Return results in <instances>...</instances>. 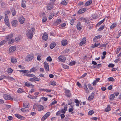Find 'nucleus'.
<instances>
[{
	"label": "nucleus",
	"instance_id": "1",
	"mask_svg": "<svg viewBox=\"0 0 121 121\" xmlns=\"http://www.w3.org/2000/svg\"><path fill=\"white\" fill-rule=\"evenodd\" d=\"M31 30H28L26 32V35L30 39H31L33 36V34L35 31V29L34 28L31 29Z\"/></svg>",
	"mask_w": 121,
	"mask_h": 121
},
{
	"label": "nucleus",
	"instance_id": "2",
	"mask_svg": "<svg viewBox=\"0 0 121 121\" xmlns=\"http://www.w3.org/2000/svg\"><path fill=\"white\" fill-rule=\"evenodd\" d=\"M34 55L33 54H30L26 56L25 60L26 61H29L33 59L34 58Z\"/></svg>",
	"mask_w": 121,
	"mask_h": 121
},
{
	"label": "nucleus",
	"instance_id": "3",
	"mask_svg": "<svg viewBox=\"0 0 121 121\" xmlns=\"http://www.w3.org/2000/svg\"><path fill=\"white\" fill-rule=\"evenodd\" d=\"M4 21V23L7 26L9 27L10 26V25L9 23L8 17L6 14L5 15Z\"/></svg>",
	"mask_w": 121,
	"mask_h": 121
},
{
	"label": "nucleus",
	"instance_id": "4",
	"mask_svg": "<svg viewBox=\"0 0 121 121\" xmlns=\"http://www.w3.org/2000/svg\"><path fill=\"white\" fill-rule=\"evenodd\" d=\"M50 112H48L42 117L41 120L42 121H44L50 115Z\"/></svg>",
	"mask_w": 121,
	"mask_h": 121
},
{
	"label": "nucleus",
	"instance_id": "5",
	"mask_svg": "<svg viewBox=\"0 0 121 121\" xmlns=\"http://www.w3.org/2000/svg\"><path fill=\"white\" fill-rule=\"evenodd\" d=\"M44 66L45 70L48 71L49 70V67L48 64L46 62H44L43 63Z\"/></svg>",
	"mask_w": 121,
	"mask_h": 121
},
{
	"label": "nucleus",
	"instance_id": "6",
	"mask_svg": "<svg viewBox=\"0 0 121 121\" xmlns=\"http://www.w3.org/2000/svg\"><path fill=\"white\" fill-rule=\"evenodd\" d=\"M4 97L5 99L13 100V98L10 95L7 94L4 95Z\"/></svg>",
	"mask_w": 121,
	"mask_h": 121
},
{
	"label": "nucleus",
	"instance_id": "7",
	"mask_svg": "<svg viewBox=\"0 0 121 121\" xmlns=\"http://www.w3.org/2000/svg\"><path fill=\"white\" fill-rule=\"evenodd\" d=\"M59 60L62 62H64L65 60V58L64 56H60L58 58Z\"/></svg>",
	"mask_w": 121,
	"mask_h": 121
},
{
	"label": "nucleus",
	"instance_id": "8",
	"mask_svg": "<svg viewBox=\"0 0 121 121\" xmlns=\"http://www.w3.org/2000/svg\"><path fill=\"white\" fill-rule=\"evenodd\" d=\"M14 115L15 117L20 119L22 120H24L25 119V118L23 116H21L19 114H15Z\"/></svg>",
	"mask_w": 121,
	"mask_h": 121
},
{
	"label": "nucleus",
	"instance_id": "9",
	"mask_svg": "<svg viewBox=\"0 0 121 121\" xmlns=\"http://www.w3.org/2000/svg\"><path fill=\"white\" fill-rule=\"evenodd\" d=\"M16 48L14 46H11L9 48V53H12L13 52L15 51L16 50Z\"/></svg>",
	"mask_w": 121,
	"mask_h": 121
},
{
	"label": "nucleus",
	"instance_id": "10",
	"mask_svg": "<svg viewBox=\"0 0 121 121\" xmlns=\"http://www.w3.org/2000/svg\"><path fill=\"white\" fill-rule=\"evenodd\" d=\"M86 9L82 8L80 9L77 12V13L78 14H80L84 13L86 11Z\"/></svg>",
	"mask_w": 121,
	"mask_h": 121
},
{
	"label": "nucleus",
	"instance_id": "11",
	"mask_svg": "<svg viewBox=\"0 0 121 121\" xmlns=\"http://www.w3.org/2000/svg\"><path fill=\"white\" fill-rule=\"evenodd\" d=\"M48 38V34L46 33H44L42 36V39L45 41H46Z\"/></svg>",
	"mask_w": 121,
	"mask_h": 121
},
{
	"label": "nucleus",
	"instance_id": "12",
	"mask_svg": "<svg viewBox=\"0 0 121 121\" xmlns=\"http://www.w3.org/2000/svg\"><path fill=\"white\" fill-rule=\"evenodd\" d=\"M47 7L48 10H51L54 7V5H52V4L49 3L47 5Z\"/></svg>",
	"mask_w": 121,
	"mask_h": 121
},
{
	"label": "nucleus",
	"instance_id": "13",
	"mask_svg": "<svg viewBox=\"0 0 121 121\" xmlns=\"http://www.w3.org/2000/svg\"><path fill=\"white\" fill-rule=\"evenodd\" d=\"M25 20V18L23 16L19 18V22L21 24H22L24 23Z\"/></svg>",
	"mask_w": 121,
	"mask_h": 121
},
{
	"label": "nucleus",
	"instance_id": "14",
	"mask_svg": "<svg viewBox=\"0 0 121 121\" xmlns=\"http://www.w3.org/2000/svg\"><path fill=\"white\" fill-rule=\"evenodd\" d=\"M86 42V39L85 38H84L82 39V41L80 43V45L82 46L83 44H85Z\"/></svg>",
	"mask_w": 121,
	"mask_h": 121
},
{
	"label": "nucleus",
	"instance_id": "15",
	"mask_svg": "<svg viewBox=\"0 0 121 121\" xmlns=\"http://www.w3.org/2000/svg\"><path fill=\"white\" fill-rule=\"evenodd\" d=\"M13 36V34L12 33L10 34L9 35L6 36V41L9 40L10 39L12 38Z\"/></svg>",
	"mask_w": 121,
	"mask_h": 121
},
{
	"label": "nucleus",
	"instance_id": "16",
	"mask_svg": "<svg viewBox=\"0 0 121 121\" xmlns=\"http://www.w3.org/2000/svg\"><path fill=\"white\" fill-rule=\"evenodd\" d=\"M18 21L16 20H13L12 22V24L13 26L16 27L17 25Z\"/></svg>",
	"mask_w": 121,
	"mask_h": 121
},
{
	"label": "nucleus",
	"instance_id": "17",
	"mask_svg": "<svg viewBox=\"0 0 121 121\" xmlns=\"http://www.w3.org/2000/svg\"><path fill=\"white\" fill-rule=\"evenodd\" d=\"M70 91L68 90H67L65 91V93L66 96L69 97L71 95V93L70 92Z\"/></svg>",
	"mask_w": 121,
	"mask_h": 121
},
{
	"label": "nucleus",
	"instance_id": "18",
	"mask_svg": "<svg viewBox=\"0 0 121 121\" xmlns=\"http://www.w3.org/2000/svg\"><path fill=\"white\" fill-rule=\"evenodd\" d=\"M94 93H92L91 95L89 96V97L88 98V100H91L94 97Z\"/></svg>",
	"mask_w": 121,
	"mask_h": 121
},
{
	"label": "nucleus",
	"instance_id": "19",
	"mask_svg": "<svg viewBox=\"0 0 121 121\" xmlns=\"http://www.w3.org/2000/svg\"><path fill=\"white\" fill-rule=\"evenodd\" d=\"M72 104V103H70L69 104V105H70L71 106V108H70L69 110V112H71L72 113H73V112H72L73 110L74 109L73 108V106H72V105H71V104Z\"/></svg>",
	"mask_w": 121,
	"mask_h": 121
},
{
	"label": "nucleus",
	"instance_id": "20",
	"mask_svg": "<svg viewBox=\"0 0 121 121\" xmlns=\"http://www.w3.org/2000/svg\"><path fill=\"white\" fill-rule=\"evenodd\" d=\"M77 29L79 30H80L82 28V26L81 25L80 22H78L77 23Z\"/></svg>",
	"mask_w": 121,
	"mask_h": 121
},
{
	"label": "nucleus",
	"instance_id": "21",
	"mask_svg": "<svg viewBox=\"0 0 121 121\" xmlns=\"http://www.w3.org/2000/svg\"><path fill=\"white\" fill-rule=\"evenodd\" d=\"M84 89L85 90L86 93H87L89 92L88 89L86 85V83H85L83 86Z\"/></svg>",
	"mask_w": 121,
	"mask_h": 121
},
{
	"label": "nucleus",
	"instance_id": "22",
	"mask_svg": "<svg viewBox=\"0 0 121 121\" xmlns=\"http://www.w3.org/2000/svg\"><path fill=\"white\" fill-rule=\"evenodd\" d=\"M26 1L25 0H22V6L23 8L26 7Z\"/></svg>",
	"mask_w": 121,
	"mask_h": 121
},
{
	"label": "nucleus",
	"instance_id": "23",
	"mask_svg": "<svg viewBox=\"0 0 121 121\" xmlns=\"http://www.w3.org/2000/svg\"><path fill=\"white\" fill-rule=\"evenodd\" d=\"M61 19H58L54 23V25H55L57 26L58 24H60L61 22Z\"/></svg>",
	"mask_w": 121,
	"mask_h": 121
},
{
	"label": "nucleus",
	"instance_id": "24",
	"mask_svg": "<svg viewBox=\"0 0 121 121\" xmlns=\"http://www.w3.org/2000/svg\"><path fill=\"white\" fill-rule=\"evenodd\" d=\"M25 85L26 86L29 87L31 86L33 88H34V86L33 85L30 84L29 83H28L27 82H26L25 83Z\"/></svg>",
	"mask_w": 121,
	"mask_h": 121
},
{
	"label": "nucleus",
	"instance_id": "25",
	"mask_svg": "<svg viewBox=\"0 0 121 121\" xmlns=\"http://www.w3.org/2000/svg\"><path fill=\"white\" fill-rule=\"evenodd\" d=\"M99 78H97L93 82L92 84L94 86H95L96 84L98 82L99 80Z\"/></svg>",
	"mask_w": 121,
	"mask_h": 121
},
{
	"label": "nucleus",
	"instance_id": "26",
	"mask_svg": "<svg viewBox=\"0 0 121 121\" xmlns=\"http://www.w3.org/2000/svg\"><path fill=\"white\" fill-rule=\"evenodd\" d=\"M11 61L12 63H15L17 62V60L16 59L12 57L11 58Z\"/></svg>",
	"mask_w": 121,
	"mask_h": 121
},
{
	"label": "nucleus",
	"instance_id": "27",
	"mask_svg": "<svg viewBox=\"0 0 121 121\" xmlns=\"http://www.w3.org/2000/svg\"><path fill=\"white\" fill-rule=\"evenodd\" d=\"M92 0H90L87 1L85 4V6H88L90 5L92 3Z\"/></svg>",
	"mask_w": 121,
	"mask_h": 121
},
{
	"label": "nucleus",
	"instance_id": "28",
	"mask_svg": "<svg viewBox=\"0 0 121 121\" xmlns=\"http://www.w3.org/2000/svg\"><path fill=\"white\" fill-rule=\"evenodd\" d=\"M110 105H108L107 107L105 109V111L106 112L109 111L110 110Z\"/></svg>",
	"mask_w": 121,
	"mask_h": 121
},
{
	"label": "nucleus",
	"instance_id": "29",
	"mask_svg": "<svg viewBox=\"0 0 121 121\" xmlns=\"http://www.w3.org/2000/svg\"><path fill=\"white\" fill-rule=\"evenodd\" d=\"M56 46V44L55 43H52L50 45V48L51 49L53 48Z\"/></svg>",
	"mask_w": 121,
	"mask_h": 121
},
{
	"label": "nucleus",
	"instance_id": "30",
	"mask_svg": "<svg viewBox=\"0 0 121 121\" xmlns=\"http://www.w3.org/2000/svg\"><path fill=\"white\" fill-rule=\"evenodd\" d=\"M61 43L63 46H65L67 44V41L66 40L62 41Z\"/></svg>",
	"mask_w": 121,
	"mask_h": 121
},
{
	"label": "nucleus",
	"instance_id": "31",
	"mask_svg": "<svg viewBox=\"0 0 121 121\" xmlns=\"http://www.w3.org/2000/svg\"><path fill=\"white\" fill-rule=\"evenodd\" d=\"M44 107L43 106L39 105L38 106V110L39 111L42 110L43 109Z\"/></svg>",
	"mask_w": 121,
	"mask_h": 121
},
{
	"label": "nucleus",
	"instance_id": "32",
	"mask_svg": "<svg viewBox=\"0 0 121 121\" xmlns=\"http://www.w3.org/2000/svg\"><path fill=\"white\" fill-rule=\"evenodd\" d=\"M75 102L76 103V105L78 107L79 106V104L80 103V102H79L78 99H75Z\"/></svg>",
	"mask_w": 121,
	"mask_h": 121
},
{
	"label": "nucleus",
	"instance_id": "33",
	"mask_svg": "<svg viewBox=\"0 0 121 121\" xmlns=\"http://www.w3.org/2000/svg\"><path fill=\"white\" fill-rule=\"evenodd\" d=\"M28 103L27 102H24L23 104V106L24 107L27 108L28 107Z\"/></svg>",
	"mask_w": 121,
	"mask_h": 121
},
{
	"label": "nucleus",
	"instance_id": "34",
	"mask_svg": "<svg viewBox=\"0 0 121 121\" xmlns=\"http://www.w3.org/2000/svg\"><path fill=\"white\" fill-rule=\"evenodd\" d=\"M100 43H95L94 45H93L91 46L92 48H94L96 47H97L98 45H99Z\"/></svg>",
	"mask_w": 121,
	"mask_h": 121
},
{
	"label": "nucleus",
	"instance_id": "35",
	"mask_svg": "<svg viewBox=\"0 0 121 121\" xmlns=\"http://www.w3.org/2000/svg\"><path fill=\"white\" fill-rule=\"evenodd\" d=\"M19 71L23 73H30V71H27L26 70H19Z\"/></svg>",
	"mask_w": 121,
	"mask_h": 121
},
{
	"label": "nucleus",
	"instance_id": "36",
	"mask_svg": "<svg viewBox=\"0 0 121 121\" xmlns=\"http://www.w3.org/2000/svg\"><path fill=\"white\" fill-rule=\"evenodd\" d=\"M117 23H115L112 25L110 27V28L111 29H112L113 28L116 26L117 25Z\"/></svg>",
	"mask_w": 121,
	"mask_h": 121
},
{
	"label": "nucleus",
	"instance_id": "37",
	"mask_svg": "<svg viewBox=\"0 0 121 121\" xmlns=\"http://www.w3.org/2000/svg\"><path fill=\"white\" fill-rule=\"evenodd\" d=\"M5 78H6L11 81H12L14 80V79L13 78L9 76L6 77Z\"/></svg>",
	"mask_w": 121,
	"mask_h": 121
},
{
	"label": "nucleus",
	"instance_id": "38",
	"mask_svg": "<svg viewBox=\"0 0 121 121\" xmlns=\"http://www.w3.org/2000/svg\"><path fill=\"white\" fill-rule=\"evenodd\" d=\"M114 97V95L113 94H112L110 96L109 99L110 100H112L113 99Z\"/></svg>",
	"mask_w": 121,
	"mask_h": 121
},
{
	"label": "nucleus",
	"instance_id": "39",
	"mask_svg": "<svg viewBox=\"0 0 121 121\" xmlns=\"http://www.w3.org/2000/svg\"><path fill=\"white\" fill-rule=\"evenodd\" d=\"M30 72L31 71L32 72H35L37 70V68L35 67H33L30 69Z\"/></svg>",
	"mask_w": 121,
	"mask_h": 121
},
{
	"label": "nucleus",
	"instance_id": "40",
	"mask_svg": "<svg viewBox=\"0 0 121 121\" xmlns=\"http://www.w3.org/2000/svg\"><path fill=\"white\" fill-rule=\"evenodd\" d=\"M42 91H44L47 92H50L51 91V90H49L47 89H43L42 90Z\"/></svg>",
	"mask_w": 121,
	"mask_h": 121
},
{
	"label": "nucleus",
	"instance_id": "41",
	"mask_svg": "<svg viewBox=\"0 0 121 121\" xmlns=\"http://www.w3.org/2000/svg\"><path fill=\"white\" fill-rule=\"evenodd\" d=\"M108 80L109 81L113 82L115 81V79L114 78L112 77L109 78H108Z\"/></svg>",
	"mask_w": 121,
	"mask_h": 121
},
{
	"label": "nucleus",
	"instance_id": "42",
	"mask_svg": "<svg viewBox=\"0 0 121 121\" xmlns=\"http://www.w3.org/2000/svg\"><path fill=\"white\" fill-rule=\"evenodd\" d=\"M14 42V40L13 39H12L9 40L8 42V43L9 44H11L13 43Z\"/></svg>",
	"mask_w": 121,
	"mask_h": 121
},
{
	"label": "nucleus",
	"instance_id": "43",
	"mask_svg": "<svg viewBox=\"0 0 121 121\" xmlns=\"http://www.w3.org/2000/svg\"><path fill=\"white\" fill-rule=\"evenodd\" d=\"M26 75L27 76L34 77L35 75L33 74L27 73L26 74Z\"/></svg>",
	"mask_w": 121,
	"mask_h": 121
},
{
	"label": "nucleus",
	"instance_id": "44",
	"mask_svg": "<svg viewBox=\"0 0 121 121\" xmlns=\"http://www.w3.org/2000/svg\"><path fill=\"white\" fill-rule=\"evenodd\" d=\"M94 112V111L93 110H90L89 111L88 113V114L89 115H91L93 114Z\"/></svg>",
	"mask_w": 121,
	"mask_h": 121
},
{
	"label": "nucleus",
	"instance_id": "45",
	"mask_svg": "<svg viewBox=\"0 0 121 121\" xmlns=\"http://www.w3.org/2000/svg\"><path fill=\"white\" fill-rule=\"evenodd\" d=\"M75 61H73L69 63V65L70 66H72L74 65L75 64Z\"/></svg>",
	"mask_w": 121,
	"mask_h": 121
},
{
	"label": "nucleus",
	"instance_id": "46",
	"mask_svg": "<svg viewBox=\"0 0 121 121\" xmlns=\"http://www.w3.org/2000/svg\"><path fill=\"white\" fill-rule=\"evenodd\" d=\"M61 4L64 5H66L67 4V2L65 0H64L61 2Z\"/></svg>",
	"mask_w": 121,
	"mask_h": 121
},
{
	"label": "nucleus",
	"instance_id": "47",
	"mask_svg": "<svg viewBox=\"0 0 121 121\" xmlns=\"http://www.w3.org/2000/svg\"><path fill=\"white\" fill-rule=\"evenodd\" d=\"M105 19H104L101 21L99 22L97 24V25H100L103 23Z\"/></svg>",
	"mask_w": 121,
	"mask_h": 121
},
{
	"label": "nucleus",
	"instance_id": "48",
	"mask_svg": "<svg viewBox=\"0 0 121 121\" xmlns=\"http://www.w3.org/2000/svg\"><path fill=\"white\" fill-rule=\"evenodd\" d=\"M56 0H50L49 3L52 4V5H54L55 4V1Z\"/></svg>",
	"mask_w": 121,
	"mask_h": 121
},
{
	"label": "nucleus",
	"instance_id": "49",
	"mask_svg": "<svg viewBox=\"0 0 121 121\" xmlns=\"http://www.w3.org/2000/svg\"><path fill=\"white\" fill-rule=\"evenodd\" d=\"M57 101L55 100H54V101L52 102L50 104V106H52L53 105H54L56 104L57 103Z\"/></svg>",
	"mask_w": 121,
	"mask_h": 121
},
{
	"label": "nucleus",
	"instance_id": "50",
	"mask_svg": "<svg viewBox=\"0 0 121 121\" xmlns=\"http://www.w3.org/2000/svg\"><path fill=\"white\" fill-rule=\"evenodd\" d=\"M47 60L49 61H51L52 60V59L50 56L48 57L47 58Z\"/></svg>",
	"mask_w": 121,
	"mask_h": 121
},
{
	"label": "nucleus",
	"instance_id": "51",
	"mask_svg": "<svg viewBox=\"0 0 121 121\" xmlns=\"http://www.w3.org/2000/svg\"><path fill=\"white\" fill-rule=\"evenodd\" d=\"M17 92L19 93H21L23 92V89L19 88L17 90Z\"/></svg>",
	"mask_w": 121,
	"mask_h": 121
},
{
	"label": "nucleus",
	"instance_id": "52",
	"mask_svg": "<svg viewBox=\"0 0 121 121\" xmlns=\"http://www.w3.org/2000/svg\"><path fill=\"white\" fill-rule=\"evenodd\" d=\"M104 28V26H102L99 28V29L98 30L99 31H100L103 30Z\"/></svg>",
	"mask_w": 121,
	"mask_h": 121
},
{
	"label": "nucleus",
	"instance_id": "53",
	"mask_svg": "<svg viewBox=\"0 0 121 121\" xmlns=\"http://www.w3.org/2000/svg\"><path fill=\"white\" fill-rule=\"evenodd\" d=\"M121 48H117V51L116 52V54H117L119 53V52L121 50Z\"/></svg>",
	"mask_w": 121,
	"mask_h": 121
},
{
	"label": "nucleus",
	"instance_id": "54",
	"mask_svg": "<svg viewBox=\"0 0 121 121\" xmlns=\"http://www.w3.org/2000/svg\"><path fill=\"white\" fill-rule=\"evenodd\" d=\"M5 41L4 40H3L0 42V47L2 46L4 44Z\"/></svg>",
	"mask_w": 121,
	"mask_h": 121
},
{
	"label": "nucleus",
	"instance_id": "55",
	"mask_svg": "<svg viewBox=\"0 0 121 121\" xmlns=\"http://www.w3.org/2000/svg\"><path fill=\"white\" fill-rule=\"evenodd\" d=\"M29 80L31 82H35V77L33 78H31L29 79Z\"/></svg>",
	"mask_w": 121,
	"mask_h": 121
},
{
	"label": "nucleus",
	"instance_id": "56",
	"mask_svg": "<svg viewBox=\"0 0 121 121\" xmlns=\"http://www.w3.org/2000/svg\"><path fill=\"white\" fill-rule=\"evenodd\" d=\"M13 71V69L11 68H9L8 69V73H12Z\"/></svg>",
	"mask_w": 121,
	"mask_h": 121
},
{
	"label": "nucleus",
	"instance_id": "57",
	"mask_svg": "<svg viewBox=\"0 0 121 121\" xmlns=\"http://www.w3.org/2000/svg\"><path fill=\"white\" fill-rule=\"evenodd\" d=\"M88 87L91 90H92L93 89V88L91 86V85L90 84H89L88 85Z\"/></svg>",
	"mask_w": 121,
	"mask_h": 121
},
{
	"label": "nucleus",
	"instance_id": "58",
	"mask_svg": "<svg viewBox=\"0 0 121 121\" xmlns=\"http://www.w3.org/2000/svg\"><path fill=\"white\" fill-rule=\"evenodd\" d=\"M47 18L45 17H43V20H42V21L43 22H45L47 20Z\"/></svg>",
	"mask_w": 121,
	"mask_h": 121
},
{
	"label": "nucleus",
	"instance_id": "59",
	"mask_svg": "<svg viewBox=\"0 0 121 121\" xmlns=\"http://www.w3.org/2000/svg\"><path fill=\"white\" fill-rule=\"evenodd\" d=\"M114 66V65L113 64H110L108 65V67H110L112 68Z\"/></svg>",
	"mask_w": 121,
	"mask_h": 121
},
{
	"label": "nucleus",
	"instance_id": "60",
	"mask_svg": "<svg viewBox=\"0 0 121 121\" xmlns=\"http://www.w3.org/2000/svg\"><path fill=\"white\" fill-rule=\"evenodd\" d=\"M107 44L106 43V44H101L100 45V47H99V48H100V47H106V45H107Z\"/></svg>",
	"mask_w": 121,
	"mask_h": 121
},
{
	"label": "nucleus",
	"instance_id": "61",
	"mask_svg": "<svg viewBox=\"0 0 121 121\" xmlns=\"http://www.w3.org/2000/svg\"><path fill=\"white\" fill-rule=\"evenodd\" d=\"M54 15H53L52 14L50 15L49 17H48V18L49 19H51L53 17Z\"/></svg>",
	"mask_w": 121,
	"mask_h": 121
},
{
	"label": "nucleus",
	"instance_id": "62",
	"mask_svg": "<svg viewBox=\"0 0 121 121\" xmlns=\"http://www.w3.org/2000/svg\"><path fill=\"white\" fill-rule=\"evenodd\" d=\"M41 56L38 55L37 57V60H41Z\"/></svg>",
	"mask_w": 121,
	"mask_h": 121
},
{
	"label": "nucleus",
	"instance_id": "63",
	"mask_svg": "<svg viewBox=\"0 0 121 121\" xmlns=\"http://www.w3.org/2000/svg\"><path fill=\"white\" fill-rule=\"evenodd\" d=\"M41 99L45 101H47L48 100L47 98H45L44 97H42Z\"/></svg>",
	"mask_w": 121,
	"mask_h": 121
},
{
	"label": "nucleus",
	"instance_id": "64",
	"mask_svg": "<svg viewBox=\"0 0 121 121\" xmlns=\"http://www.w3.org/2000/svg\"><path fill=\"white\" fill-rule=\"evenodd\" d=\"M11 11L13 16H14L16 14V11L14 10H12Z\"/></svg>",
	"mask_w": 121,
	"mask_h": 121
}]
</instances>
